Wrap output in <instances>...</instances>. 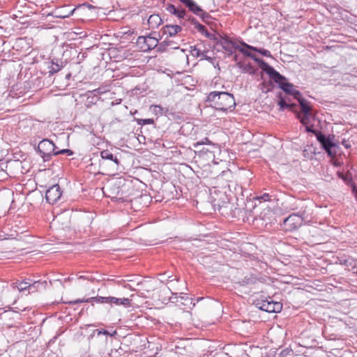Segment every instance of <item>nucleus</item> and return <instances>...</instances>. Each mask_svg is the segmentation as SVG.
Here are the masks:
<instances>
[{
	"instance_id": "3",
	"label": "nucleus",
	"mask_w": 357,
	"mask_h": 357,
	"mask_svg": "<svg viewBox=\"0 0 357 357\" xmlns=\"http://www.w3.org/2000/svg\"><path fill=\"white\" fill-rule=\"evenodd\" d=\"M334 138V135L326 136L322 132L317 135V141L331 157H335L337 153L338 146L333 142Z\"/></svg>"
},
{
	"instance_id": "11",
	"label": "nucleus",
	"mask_w": 357,
	"mask_h": 357,
	"mask_svg": "<svg viewBox=\"0 0 357 357\" xmlns=\"http://www.w3.org/2000/svg\"><path fill=\"white\" fill-rule=\"evenodd\" d=\"M69 304L75 305L80 303H90L93 305L95 303H107L109 304V296L108 297H104V296H94L88 298L86 299H77L72 301L67 302Z\"/></svg>"
},
{
	"instance_id": "28",
	"label": "nucleus",
	"mask_w": 357,
	"mask_h": 357,
	"mask_svg": "<svg viewBox=\"0 0 357 357\" xmlns=\"http://www.w3.org/2000/svg\"><path fill=\"white\" fill-rule=\"evenodd\" d=\"M95 333H97V335H98V338L101 335H109V336H114L116 334V331H114L112 333H110L109 331H106V330H95L93 332V334H95Z\"/></svg>"
},
{
	"instance_id": "36",
	"label": "nucleus",
	"mask_w": 357,
	"mask_h": 357,
	"mask_svg": "<svg viewBox=\"0 0 357 357\" xmlns=\"http://www.w3.org/2000/svg\"><path fill=\"white\" fill-rule=\"evenodd\" d=\"M64 153H67L68 155H72L73 154V152L70 149H62L60 151H56V152H54V155Z\"/></svg>"
},
{
	"instance_id": "23",
	"label": "nucleus",
	"mask_w": 357,
	"mask_h": 357,
	"mask_svg": "<svg viewBox=\"0 0 357 357\" xmlns=\"http://www.w3.org/2000/svg\"><path fill=\"white\" fill-rule=\"evenodd\" d=\"M191 54L195 57H202L205 59H208V56L206 55V52L202 51L197 46L191 47Z\"/></svg>"
},
{
	"instance_id": "6",
	"label": "nucleus",
	"mask_w": 357,
	"mask_h": 357,
	"mask_svg": "<svg viewBox=\"0 0 357 357\" xmlns=\"http://www.w3.org/2000/svg\"><path fill=\"white\" fill-rule=\"evenodd\" d=\"M136 43L142 52H149L158 46V40L151 35L141 36L137 38Z\"/></svg>"
},
{
	"instance_id": "18",
	"label": "nucleus",
	"mask_w": 357,
	"mask_h": 357,
	"mask_svg": "<svg viewBox=\"0 0 357 357\" xmlns=\"http://www.w3.org/2000/svg\"><path fill=\"white\" fill-rule=\"evenodd\" d=\"M166 10L169 13L177 16L179 18L183 19L185 17V10L183 9L179 10L178 8H176L173 4H170V3L167 4V7H166Z\"/></svg>"
},
{
	"instance_id": "16",
	"label": "nucleus",
	"mask_w": 357,
	"mask_h": 357,
	"mask_svg": "<svg viewBox=\"0 0 357 357\" xmlns=\"http://www.w3.org/2000/svg\"><path fill=\"white\" fill-rule=\"evenodd\" d=\"M162 22V19L158 14L151 15L148 19L149 26L152 29L158 28Z\"/></svg>"
},
{
	"instance_id": "49",
	"label": "nucleus",
	"mask_w": 357,
	"mask_h": 357,
	"mask_svg": "<svg viewBox=\"0 0 357 357\" xmlns=\"http://www.w3.org/2000/svg\"><path fill=\"white\" fill-rule=\"evenodd\" d=\"M355 268H356V273H357V266Z\"/></svg>"
},
{
	"instance_id": "35",
	"label": "nucleus",
	"mask_w": 357,
	"mask_h": 357,
	"mask_svg": "<svg viewBox=\"0 0 357 357\" xmlns=\"http://www.w3.org/2000/svg\"><path fill=\"white\" fill-rule=\"evenodd\" d=\"M165 42L168 43V47H170L171 49H178L179 46L177 43L174 42L173 40L166 39Z\"/></svg>"
},
{
	"instance_id": "5",
	"label": "nucleus",
	"mask_w": 357,
	"mask_h": 357,
	"mask_svg": "<svg viewBox=\"0 0 357 357\" xmlns=\"http://www.w3.org/2000/svg\"><path fill=\"white\" fill-rule=\"evenodd\" d=\"M256 305L261 310L269 313H278L282 309V304L280 302L273 301L271 298L265 300H259L257 301Z\"/></svg>"
},
{
	"instance_id": "19",
	"label": "nucleus",
	"mask_w": 357,
	"mask_h": 357,
	"mask_svg": "<svg viewBox=\"0 0 357 357\" xmlns=\"http://www.w3.org/2000/svg\"><path fill=\"white\" fill-rule=\"evenodd\" d=\"M295 113L296 114L297 119L300 120V122L303 126L310 124V119L313 118V115L311 112L301 114V112L295 111Z\"/></svg>"
},
{
	"instance_id": "42",
	"label": "nucleus",
	"mask_w": 357,
	"mask_h": 357,
	"mask_svg": "<svg viewBox=\"0 0 357 357\" xmlns=\"http://www.w3.org/2000/svg\"><path fill=\"white\" fill-rule=\"evenodd\" d=\"M207 38L211 40H216L215 35L214 33H209L207 30L204 33Z\"/></svg>"
},
{
	"instance_id": "45",
	"label": "nucleus",
	"mask_w": 357,
	"mask_h": 357,
	"mask_svg": "<svg viewBox=\"0 0 357 357\" xmlns=\"http://www.w3.org/2000/svg\"><path fill=\"white\" fill-rule=\"evenodd\" d=\"M79 279H83V280H90L89 278H86V276L81 275L79 277Z\"/></svg>"
},
{
	"instance_id": "13",
	"label": "nucleus",
	"mask_w": 357,
	"mask_h": 357,
	"mask_svg": "<svg viewBox=\"0 0 357 357\" xmlns=\"http://www.w3.org/2000/svg\"><path fill=\"white\" fill-rule=\"evenodd\" d=\"M278 98H279L278 104L280 106V110L283 111L284 109H289L291 111L295 112V108L297 107L296 104L287 102L280 92L278 93Z\"/></svg>"
},
{
	"instance_id": "9",
	"label": "nucleus",
	"mask_w": 357,
	"mask_h": 357,
	"mask_svg": "<svg viewBox=\"0 0 357 357\" xmlns=\"http://www.w3.org/2000/svg\"><path fill=\"white\" fill-rule=\"evenodd\" d=\"M237 48L238 49V50L242 53L244 55L247 56H249L250 57L251 59H252L256 63H258L259 68L264 71V72H266L267 70H271L270 69V67L271 66L266 63V61H264L263 59L256 56V55L252 54L251 52H250L249 51H248L247 50L243 48V47H237Z\"/></svg>"
},
{
	"instance_id": "30",
	"label": "nucleus",
	"mask_w": 357,
	"mask_h": 357,
	"mask_svg": "<svg viewBox=\"0 0 357 357\" xmlns=\"http://www.w3.org/2000/svg\"><path fill=\"white\" fill-rule=\"evenodd\" d=\"M60 70V66L57 63L52 62L51 66L50 67L49 73L50 75H52L55 73L59 72Z\"/></svg>"
},
{
	"instance_id": "8",
	"label": "nucleus",
	"mask_w": 357,
	"mask_h": 357,
	"mask_svg": "<svg viewBox=\"0 0 357 357\" xmlns=\"http://www.w3.org/2000/svg\"><path fill=\"white\" fill-rule=\"evenodd\" d=\"M62 195L61 188L58 184L53 185L50 187L45 194V198L48 203L54 204L56 203Z\"/></svg>"
},
{
	"instance_id": "46",
	"label": "nucleus",
	"mask_w": 357,
	"mask_h": 357,
	"mask_svg": "<svg viewBox=\"0 0 357 357\" xmlns=\"http://www.w3.org/2000/svg\"><path fill=\"white\" fill-rule=\"evenodd\" d=\"M267 89V86L266 85V84H262L261 90L263 91V89Z\"/></svg>"
},
{
	"instance_id": "47",
	"label": "nucleus",
	"mask_w": 357,
	"mask_h": 357,
	"mask_svg": "<svg viewBox=\"0 0 357 357\" xmlns=\"http://www.w3.org/2000/svg\"><path fill=\"white\" fill-rule=\"evenodd\" d=\"M246 68H248V69H252V66L250 65H248Z\"/></svg>"
},
{
	"instance_id": "43",
	"label": "nucleus",
	"mask_w": 357,
	"mask_h": 357,
	"mask_svg": "<svg viewBox=\"0 0 357 357\" xmlns=\"http://www.w3.org/2000/svg\"><path fill=\"white\" fill-rule=\"evenodd\" d=\"M257 199H261L264 201H270V195L268 193H264L262 196L257 197Z\"/></svg>"
},
{
	"instance_id": "2",
	"label": "nucleus",
	"mask_w": 357,
	"mask_h": 357,
	"mask_svg": "<svg viewBox=\"0 0 357 357\" xmlns=\"http://www.w3.org/2000/svg\"><path fill=\"white\" fill-rule=\"evenodd\" d=\"M271 70H267L266 73L269 76L270 79L277 83L279 87L287 94L291 95L295 89L293 84L287 82V78L280 75L273 67H270Z\"/></svg>"
},
{
	"instance_id": "31",
	"label": "nucleus",
	"mask_w": 357,
	"mask_h": 357,
	"mask_svg": "<svg viewBox=\"0 0 357 357\" xmlns=\"http://www.w3.org/2000/svg\"><path fill=\"white\" fill-rule=\"evenodd\" d=\"M200 17L203 22L206 23H208L209 20L211 19V15L205 12L204 10L202 11L201 14L198 15Z\"/></svg>"
},
{
	"instance_id": "48",
	"label": "nucleus",
	"mask_w": 357,
	"mask_h": 357,
	"mask_svg": "<svg viewBox=\"0 0 357 357\" xmlns=\"http://www.w3.org/2000/svg\"><path fill=\"white\" fill-rule=\"evenodd\" d=\"M70 77V74L66 75V77L68 79Z\"/></svg>"
},
{
	"instance_id": "26",
	"label": "nucleus",
	"mask_w": 357,
	"mask_h": 357,
	"mask_svg": "<svg viewBox=\"0 0 357 357\" xmlns=\"http://www.w3.org/2000/svg\"><path fill=\"white\" fill-rule=\"evenodd\" d=\"M192 23L195 25V29H197L198 30V31H199L200 33H203V34H204V33H205V31L207 30V29H206V27H205L204 25H202V24H199V23L197 21V20H196V19H194V18H193V19L192 20Z\"/></svg>"
},
{
	"instance_id": "10",
	"label": "nucleus",
	"mask_w": 357,
	"mask_h": 357,
	"mask_svg": "<svg viewBox=\"0 0 357 357\" xmlns=\"http://www.w3.org/2000/svg\"><path fill=\"white\" fill-rule=\"evenodd\" d=\"M303 218L301 215L294 213L284 219V225L288 226L289 229H296L303 224Z\"/></svg>"
},
{
	"instance_id": "37",
	"label": "nucleus",
	"mask_w": 357,
	"mask_h": 357,
	"mask_svg": "<svg viewBox=\"0 0 357 357\" xmlns=\"http://www.w3.org/2000/svg\"><path fill=\"white\" fill-rule=\"evenodd\" d=\"M107 340H108V339L107 337L105 338H100L98 340V341L101 342V347L100 348V351L105 350V348L106 347L107 344Z\"/></svg>"
},
{
	"instance_id": "22",
	"label": "nucleus",
	"mask_w": 357,
	"mask_h": 357,
	"mask_svg": "<svg viewBox=\"0 0 357 357\" xmlns=\"http://www.w3.org/2000/svg\"><path fill=\"white\" fill-rule=\"evenodd\" d=\"M259 282L255 277L252 275L245 276L243 279L238 282L241 286H251Z\"/></svg>"
},
{
	"instance_id": "33",
	"label": "nucleus",
	"mask_w": 357,
	"mask_h": 357,
	"mask_svg": "<svg viewBox=\"0 0 357 357\" xmlns=\"http://www.w3.org/2000/svg\"><path fill=\"white\" fill-rule=\"evenodd\" d=\"M291 96H292L296 100H297L298 102H299V100L304 99L302 97L301 93L296 89H294L292 91V93H291Z\"/></svg>"
},
{
	"instance_id": "40",
	"label": "nucleus",
	"mask_w": 357,
	"mask_h": 357,
	"mask_svg": "<svg viewBox=\"0 0 357 357\" xmlns=\"http://www.w3.org/2000/svg\"><path fill=\"white\" fill-rule=\"evenodd\" d=\"M231 175V172L228 169L227 171H222V174L218 176V180L222 178L224 176L229 177Z\"/></svg>"
},
{
	"instance_id": "20",
	"label": "nucleus",
	"mask_w": 357,
	"mask_h": 357,
	"mask_svg": "<svg viewBox=\"0 0 357 357\" xmlns=\"http://www.w3.org/2000/svg\"><path fill=\"white\" fill-rule=\"evenodd\" d=\"M109 304L110 305H112L114 304L116 305H123L127 306L130 304V300L128 298H118L113 297V296H109Z\"/></svg>"
},
{
	"instance_id": "15",
	"label": "nucleus",
	"mask_w": 357,
	"mask_h": 357,
	"mask_svg": "<svg viewBox=\"0 0 357 357\" xmlns=\"http://www.w3.org/2000/svg\"><path fill=\"white\" fill-rule=\"evenodd\" d=\"M218 43L222 46V47L226 52H227L230 54H232L234 52V50L237 48L235 43H234L231 40H229L227 38H222Z\"/></svg>"
},
{
	"instance_id": "41",
	"label": "nucleus",
	"mask_w": 357,
	"mask_h": 357,
	"mask_svg": "<svg viewBox=\"0 0 357 357\" xmlns=\"http://www.w3.org/2000/svg\"><path fill=\"white\" fill-rule=\"evenodd\" d=\"M263 84H266V85L267 86V89H263V92L267 93L273 89V85L271 81H269L268 82H264Z\"/></svg>"
},
{
	"instance_id": "32",
	"label": "nucleus",
	"mask_w": 357,
	"mask_h": 357,
	"mask_svg": "<svg viewBox=\"0 0 357 357\" xmlns=\"http://www.w3.org/2000/svg\"><path fill=\"white\" fill-rule=\"evenodd\" d=\"M150 109L155 114H162V108L160 105H151Z\"/></svg>"
},
{
	"instance_id": "44",
	"label": "nucleus",
	"mask_w": 357,
	"mask_h": 357,
	"mask_svg": "<svg viewBox=\"0 0 357 357\" xmlns=\"http://www.w3.org/2000/svg\"><path fill=\"white\" fill-rule=\"evenodd\" d=\"M18 287H19V282H13L11 284V288L13 289H17L18 290Z\"/></svg>"
},
{
	"instance_id": "24",
	"label": "nucleus",
	"mask_w": 357,
	"mask_h": 357,
	"mask_svg": "<svg viewBox=\"0 0 357 357\" xmlns=\"http://www.w3.org/2000/svg\"><path fill=\"white\" fill-rule=\"evenodd\" d=\"M243 45L244 47H245L246 48L249 49V50H253L255 52H257L260 53L261 55H263L264 56H267V57L271 56V53L267 50L259 49L257 47H252L251 45H247L245 43H243Z\"/></svg>"
},
{
	"instance_id": "27",
	"label": "nucleus",
	"mask_w": 357,
	"mask_h": 357,
	"mask_svg": "<svg viewBox=\"0 0 357 357\" xmlns=\"http://www.w3.org/2000/svg\"><path fill=\"white\" fill-rule=\"evenodd\" d=\"M135 121H137V124L140 126L154 123V120L153 119H136Z\"/></svg>"
},
{
	"instance_id": "21",
	"label": "nucleus",
	"mask_w": 357,
	"mask_h": 357,
	"mask_svg": "<svg viewBox=\"0 0 357 357\" xmlns=\"http://www.w3.org/2000/svg\"><path fill=\"white\" fill-rule=\"evenodd\" d=\"M39 284H40L39 281L34 282L33 284H31L30 282H26V281H22V282H19L18 291H23L28 289H35Z\"/></svg>"
},
{
	"instance_id": "38",
	"label": "nucleus",
	"mask_w": 357,
	"mask_h": 357,
	"mask_svg": "<svg viewBox=\"0 0 357 357\" xmlns=\"http://www.w3.org/2000/svg\"><path fill=\"white\" fill-rule=\"evenodd\" d=\"M212 142L208 139V138L205 137L202 141L197 142L195 146H197L198 145H202V144H211Z\"/></svg>"
},
{
	"instance_id": "25",
	"label": "nucleus",
	"mask_w": 357,
	"mask_h": 357,
	"mask_svg": "<svg viewBox=\"0 0 357 357\" xmlns=\"http://www.w3.org/2000/svg\"><path fill=\"white\" fill-rule=\"evenodd\" d=\"M299 104L301 108V112L303 113H309L312 111V107L310 105L309 102L305 99L299 100Z\"/></svg>"
},
{
	"instance_id": "14",
	"label": "nucleus",
	"mask_w": 357,
	"mask_h": 357,
	"mask_svg": "<svg viewBox=\"0 0 357 357\" xmlns=\"http://www.w3.org/2000/svg\"><path fill=\"white\" fill-rule=\"evenodd\" d=\"M181 3L185 4L190 11H192L194 14L199 15L201 14L203 10L200 6H199L194 1L192 0H179Z\"/></svg>"
},
{
	"instance_id": "7",
	"label": "nucleus",
	"mask_w": 357,
	"mask_h": 357,
	"mask_svg": "<svg viewBox=\"0 0 357 357\" xmlns=\"http://www.w3.org/2000/svg\"><path fill=\"white\" fill-rule=\"evenodd\" d=\"M117 154L112 153L109 150H103L100 152V157L102 158V165L107 162L113 169H118L120 165V160Z\"/></svg>"
},
{
	"instance_id": "17",
	"label": "nucleus",
	"mask_w": 357,
	"mask_h": 357,
	"mask_svg": "<svg viewBox=\"0 0 357 357\" xmlns=\"http://www.w3.org/2000/svg\"><path fill=\"white\" fill-rule=\"evenodd\" d=\"M109 91V86L107 85L102 86L100 87H98L94 90L89 91L88 94H91L93 96L92 97V99L95 98V101H97L98 100V96L105 93Z\"/></svg>"
},
{
	"instance_id": "29",
	"label": "nucleus",
	"mask_w": 357,
	"mask_h": 357,
	"mask_svg": "<svg viewBox=\"0 0 357 357\" xmlns=\"http://www.w3.org/2000/svg\"><path fill=\"white\" fill-rule=\"evenodd\" d=\"M168 43L169 42H165V40H164L163 42L160 43V44H158V46L156 47L157 51L160 52H163L167 51V49L168 47Z\"/></svg>"
},
{
	"instance_id": "1",
	"label": "nucleus",
	"mask_w": 357,
	"mask_h": 357,
	"mask_svg": "<svg viewBox=\"0 0 357 357\" xmlns=\"http://www.w3.org/2000/svg\"><path fill=\"white\" fill-rule=\"evenodd\" d=\"M207 101L213 103L217 110L232 111L236 105L234 97L227 92L213 91L207 97Z\"/></svg>"
},
{
	"instance_id": "34",
	"label": "nucleus",
	"mask_w": 357,
	"mask_h": 357,
	"mask_svg": "<svg viewBox=\"0 0 357 357\" xmlns=\"http://www.w3.org/2000/svg\"><path fill=\"white\" fill-rule=\"evenodd\" d=\"M305 127L306 132H312V133L314 134L316 137H317V133L321 132L320 131L314 129L313 126H309V124H308V125H305Z\"/></svg>"
},
{
	"instance_id": "12",
	"label": "nucleus",
	"mask_w": 357,
	"mask_h": 357,
	"mask_svg": "<svg viewBox=\"0 0 357 357\" xmlns=\"http://www.w3.org/2000/svg\"><path fill=\"white\" fill-rule=\"evenodd\" d=\"M182 30L181 26L179 25L167 24L162 29L163 35H168L169 36H174Z\"/></svg>"
},
{
	"instance_id": "4",
	"label": "nucleus",
	"mask_w": 357,
	"mask_h": 357,
	"mask_svg": "<svg viewBox=\"0 0 357 357\" xmlns=\"http://www.w3.org/2000/svg\"><path fill=\"white\" fill-rule=\"evenodd\" d=\"M56 146L49 139H43L38 145V151L43 158L44 161H47L51 158L52 155H54L56 152Z\"/></svg>"
},
{
	"instance_id": "39",
	"label": "nucleus",
	"mask_w": 357,
	"mask_h": 357,
	"mask_svg": "<svg viewBox=\"0 0 357 357\" xmlns=\"http://www.w3.org/2000/svg\"><path fill=\"white\" fill-rule=\"evenodd\" d=\"M225 203V202H220L219 201H217L216 199H213V204L214 207L218 208L219 210L221 208V207L223 206Z\"/></svg>"
}]
</instances>
